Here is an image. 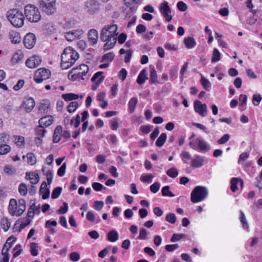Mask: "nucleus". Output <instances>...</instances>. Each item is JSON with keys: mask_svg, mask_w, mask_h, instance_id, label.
<instances>
[{"mask_svg": "<svg viewBox=\"0 0 262 262\" xmlns=\"http://www.w3.org/2000/svg\"><path fill=\"white\" fill-rule=\"evenodd\" d=\"M10 137L5 133L0 134V145L7 144L10 141Z\"/></svg>", "mask_w": 262, "mask_h": 262, "instance_id": "37", "label": "nucleus"}, {"mask_svg": "<svg viewBox=\"0 0 262 262\" xmlns=\"http://www.w3.org/2000/svg\"><path fill=\"white\" fill-rule=\"evenodd\" d=\"M18 191L20 194L23 196H25L28 192L27 186L24 183H21L19 185Z\"/></svg>", "mask_w": 262, "mask_h": 262, "instance_id": "50", "label": "nucleus"}, {"mask_svg": "<svg viewBox=\"0 0 262 262\" xmlns=\"http://www.w3.org/2000/svg\"><path fill=\"white\" fill-rule=\"evenodd\" d=\"M26 209V202L24 199L19 200L18 213L17 214L20 216Z\"/></svg>", "mask_w": 262, "mask_h": 262, "instance_id": "39", "label": "nucleus"}, {"mask_svg": "<svg viewBox=\"0 0 262 262\" xmlns=\"http://www.w3.org/2000/svg\"><path fill=\"white\" fill-rule=\"evenodd\" d=\"M7 17L10 23L16 28H20L24 25L25 16L23 12L17 9L9 10Z\"/></svg>", "mask_w": 262, "mask_h": 262, "instance_id": "3", "label": "nucleus"}, {"mask_svg": "<svg viewBox=\"0 0 262 262\" xmlns=\"http://www.w3.org/2000/svg\"><path fill=\"white\" fill-rule=\"evenodd\" d=\"M240 221L242 224L243 227L245 229H247L248 228V224L245 215L242 211H240Z\"/></svg>", "mask_w": 262, "mask_h": 262, "instance_id": "46", "label": "nucleus"}, {"mask_svg": "<svg viewBox=\"0 0 262 262\" xmlns=\"http://www.w3.org/2000/svg\"><path fill=\"white\" fill-rule=\"evenodd\" d=\"M177 7L182 12L185 11L187 9V5L182 1L179 2L177 3Z\"/></svg>", "mask_w": 262, "mask_h": 262, "instance_id": "63", "label": "nucleus"}, {"mask_svg": "<svg viewBox=\"0 0 262 262\" xmlns=\"http://www.w3.org/2000/svg\"><path fill=\"white\" fill-rule=\"evenodd\" d=\"M53 122L52 116H47L41 118L39 120V124L44 127L51 125Z\"/></svg>", "mask_w": 262, "mask_h": 262, "instance_id": "18", "label": "nucleus"}, {"mask_svg": "<svg viewBox=\"0 0 262 262\" xmlns=\"http://www.w3.org/2000/svg\"><path fill=\"white\" fill-rule=\"evenodd\" d=\"M1 225L3 230L5 231H7L9 230L11 226V223L8 219L6 217H3L1 220Z\"/></svg>", "mask_w": 262, "mask_h": 262, "instance_id": "29", "label": "nucleus"}, {"mask_svg": "<svg viewBox=\"0 0 262 262\" xmlns=\"http://www.w3.org/2000/svg\"><path fill=\"white\" fill-rule=\"evenodd\" d=\"M89 39L93 44H95L98 40V32L95 29L90 30L88 35Z\"/></svg>", "mask_w": 262, "mask_h": 262, "instance_id": "26", "label": "nucleus"}, {"mask_svg": "<svg viewBox=\"0 0 262 262\" xmlns=\"http://www.w3.org/2000/svg\"><path fill=\"white\" fill-rule=\"evenodd\" d=\"M40 193L42 194V198L44 200L48 199L50 195V190L47 188V184L46 182H43L40 186Z\"/></svg>", "mask_w": 262, "mask_h": 262, "instance_id": "21", "label": "nucleus"}, {"mask_svg": "<svg viewBox=\"0 0 262 262\" xmlns=\"http://www.w3.org/2000/svg\"><path fill=\"white\" fill-rule=\"evenodd\" d=\"M194 109L195 112L202 117L207 115V107L206 104H202L199 100H195L194 102Z\"/></svg>", "mask_w": 262, "mask_h": 262, "instance_id": "12", "label": "nucleus"}, {"mask_svg": "<svg viewBox=\"0 0 262 262\" xmlns=\"http://www.w3.org/2000/svg\"><path fill=\"white\" fill-rule=\"evenodd\" d=\"M25 15L27 19L31 23H37L41 19L38 9L33 5H28L25 7Z\"/></svg>", "mask_w": 262, "mask_h": 262, "instance_id": "4", "label": "nucleus"}, {"mask_svg": "<svg viewBox=\"0 0 262 262\" xmlns=\"http://www.w3.org/2000/svg\"><path fill=\"white\" fill-rule=\"evenodd\" d=\"M85 8L86 12L92 15L99 11V3L95 0H90L85 2Z\"/></svg>", "mask_w": 262, "mask_h": 262, "instance_id": "9", "label": "nucleus"}, {"mask_svg": "<svg viewBox=\"0 0 262 262\" xmlns=\"http://www.w3.org/2000/svg\"><path fill=\"white\" fill-rule=\"evenodd\" d=\"M78 106V103L76 101H72L70 102L68 106V111L69 113H73L75 112Z\"/></svg>", "mask_w": 262, "mask_h": 262, "instance_id": "47", "label": "nucleus"}, {"mask_svg": "<svg viewBox=\"0 0 262 262\" xmlns=\"http://www.w3.org/2000/svg\"><path fill=\"white\" fill-rule=\"evenodd\" d=\"M169 189L170 187L169 186H165L163 187L161 190L162 195L164 196L174 197L175 195L170 192Z\"/></svg>", "mask_w": 262, "mask_h": 262, "instance_id": "41", "label": "nucleus"}, {"mask_svg": "<svg viewBox=\"0 0 262 262\" xmlns=\"http://www.w3.org/2000/svg\"><path fill=\"white\" fill-rule=\"evenodd\" d=\"M38 246L35 243H32L30 245V252L33 256H36L38 254Z\"/></svg>", "mask_w": 262, "mask_h": 262, "instance_id": "45", "label": "nucleus"}, {"mask_svg": "<svg viewBox=\"0 0 262 262\" xmlns=\"http://www.w3.org/2000/svg\"><path fill=\"white\" fill-rule=\"evenodd\" d=\"M82 34V31L80 29L73 30L64 33V37L69 41H72L79 38Z\"/></svg>", "mask_w": 262, "mask_h": 262, "instance_id": "16", "label": "nucleus"}, {"mask_svg": "<svg viewBox=\"0 0 262 262\" xmlns=\"http://www.w3.org/2000/svg\"><path fill=\"white\" fill-rule=\"evenodd\" d=\"M117 26L115 24L105 26L102 29L100 38L102 41L105 42L103 46L104 50H110L115 46L117 40Z\"/></svg>", "mask_w": 262, "mask_h": 262, "instance_id": "1", "label": "nucleus"}, {"mask_svg": "<svg viewBox=\"0 0 262 262\" xmlns=\"http://www.w3.org/2000/svg\"><path fill=\"white\" fill-rule=\"evenodd\" d=\"M229 139L230 135L228 134H225L217 141V143L219 144H224L226 143Z\"/></svg>", "mask_w": 262, "mask_h": 262, "instance_id": "60", "label": "nucleus"}, {"mask_svg": "<svg viewBox=\"0 0 262 262\" xmlns=\"http://www.w3.org/2000/svg\"><path fill=\"white\" fill-rule=\"evenodd\" d=\"M184 42L186 47L188 49H192L196 46V41L191 37H186Z\"/></svg>", "mask_w": 262, "mask_h": 262, "instance_id": "27", "label": "nucleus"}, {"mask_svg": "<svg viewBox=\"0 0 262 262\" xmlns=\"http://www.w3.org/2000/svg\"><path fill=\"white\" fill-rule=\"evenodd\" d=\"M45 175L46 176L48 184L50 185L53 179V173L52 171L50 170H47Z\"/></svg>", "mask_w": 262, "mask_h": 262, "instance_id": "64", "label": "nucleus"}, {"mask_svg": "<svg viewBox=\"0 0 262 262\" xmlns=\"http://www.w3.org/2000/svg\"><path fill=\"white\" fill-rule=\"evenodd\" d=\"M153 178V176L150 174L147 175H142L140 177V180L144 183L146 182H151V179Z\"/></svg>", "mask_w": 262, "mask_h": 262, "instance_id": "54", "label": "nucleus"}, {"mask_svg": "<svg viewBox=\"0 0 262 262\" xmlns=\"http://www.w3.org/2000/svg\"><path fill=\"white\" fill-rule=\"evenodd\" d=\"M147 234L148 232L147 230L144 228H141L140 229L139 235L138 238L141 240L146 239Z\"/></svg>", "mask_w": 262, "mask_h": 262, "instance_id": "52", "label": "nucleus"}, {"mask_svg": "<svg viewBox=\"0 0 262 262\" xmlns=\"http://www.w3.org/2000/svg\"><path fill=\"white\" fill-rule=\"evenodd\" d=\"M165 220L171 224L175 223L176 221L175 214L173 213H168L165 217Z\"/></svg>", "mask_w": 262, "mask_h": 262, "instance_id": "49", "label": "nucleus"}, {"mask_svg": "<svg viewBox=\"0 0 262 262\" xmlns=\"http://www.w3.org/2000/svg\"><path fill=\"white\" fill-rule=\"evenodd\" d=\"M201 83L205 90L207 91L210 90L211 88V83L208 79L204 77H202L201 79Z\"/></svg>", "mask_w": 262, "mask_h": 262, "instance_id": "44", "label": "nucleus"}, {"mask_svg": "<svg viewBox=\"0 0 262 262\" xmlns=\"http://www.w3.org/2000/svg\"><path fill=\"white\" fill-rule=\"evenodd\" d=\"M239 180H240V178H233L231 179V182H230V183H231L230 188H231V190L233 192H235L237 190V189H238L237 184L239 182Z\"/></svg>", "mask_w": 262, "mask_h": 262, "instance_id": "34", "label": "nucleus"}, {"mask_svg": "<svg viewBox=\"0 0 262 262\" xmlns=\"http://www.w3.org/2000/svg\"><path fill=\"white\" fill-rule=\"evenodd\" d=\"M196 143L197 144V150L206 152L211 149L210 145L201 137H198L196 139Z\"/></svg>", "mask_w": 262, "mask_h": 262, "instance_id": "11", "label": "nucleus"}, {"mask_svg": "<svg viewBox=\"0 0 262 262\" xmlns=\"http://www.w3.org/2000/svg\"><path fill=\"white\" fill-rule=\"evenodd\" d=\"M150 81L153 83L158 82L157 74L154 68L150 69Z\"/></svg>", "mask_w": 262, "mask_h": 262, "instance_id": "36", "label": "nucleus"}, {"mask_svg": "<svg viewBox=\"0 0 262 262\" xmlns=\"http://www.w3.org/2000/svg\"><path fill=\"white\" fill-rule=\"evenodd\" d=\"M36 137H40L43 138L46 133V130L45 127L39 125L35 129Z\"/></svg>", "mask_w": 262, "mask_h": 262, "instance_id": "40", "label": "nucleus"}, {"mask_svg": "<svg viewBox=\"0 0 262 262\" xmlns=\"http://www.w3.org/2000/svg\"><path fill=\"white\" fill-rule=\"evenodd\" d=\"M9 38L13 43H19L21 40L19 33L15 31H11L9 32Z\"/></svg>", "mask_w": 262, "mask_h": 262, "instance_id": "23", "label": "nucleus"}, {"mask_svg": "<svg viewBox=\"0 0 262 262\" xmlns=\"http://www.w3.org/2000/svg\"><path fill=\"white\" fill-rule=\"evenodd\" d=\"M4 171L5 173L11 175L15 172L16 170L15 168L12 167L10 165H6L4 167Z\"/></svg>", "mask_w": 262, "mask_h": 262, "instance_id": "57", "label": "nucleus"}, {"mask_svg": "<svg viewBox=\"0 0 262 262\" xmlns=\"http://www.w3.org/2000/svg\"><path fill=\"white\" fill-rule=\"evenodd\" d=\"M35 204H32L30 208H29V210L28 211L27 213V216L29 218H33L34 216V211H35Z\"/></svg>", "mask_w": 262, "mask_h": 262, "instance_id": "61", "label": "nucleus"}, {"mask_svg": "<svg viewBox=\"0 0 262 262\" xmlns=\"http://www.w3.org/2000/svg\"><path fill=\"white\" fill-rule=\"evenodd\" d=\"M137 103L138 99L136 97H133L129 100L128 102V111L130 113L134 112Z\"/></svg>", "mask_w": 262, "mask_h": 262, "instance_id": "28", "label": "nucleus"}, {"mask_svg": "<svg viewBox=\"0 0 262 262\" xmlns=\"http://www.w3.org/2000/svg\"><path fill=\"white\" fill-rule=\"evenodd\" d=\"M11 148L8 144L0 145V155H5L10 151Z\"/></svg>", "mask_w": 262, "mask_h": 262, "instance_id": "48", "label": "nucleus"}, {"mask_svg": "<svg viewBox=\"0 0 262 262\" xmlns=\"http://www.w3.org/2000/svg\"><path fill=\"white\" fill-rule=\"evenodd\" d=\"M86 219L91 222H94L96 221V218L95 214L93 212L91 211H89L86 215ZM101 221V220L99 217H98V218L96 219V223H99Z\"/></svg>", "mask_w": 262, "mask_h": 262, "instance_id": "38", "label": "nucleus"}, {"mask_svg": "<svg viewBox=\"0 0 262 262\" xmlns=\"http://www.w3.org/2000/svg\"><path fill=\"white\" fill-rule=\"evenodd\" d=\"M262 97L260 95H254L253 96L252 103L254 105L258 106L261 101Z\"/></svg>", "mask_w": 262, "mask_h": 262, "instance_id": "55", "label": "nucleus"}, {"mask_svg": "<svg viewBox=\"0 0 262 262\" xmlns=\"http://www.w3.org/2000/svg\"><path fill=\"white\" fill-rule=\"evenodd\" d=\"M69 258L73 261H77L80 259V254L77 252H72L70 253Z\"/></svg>", "mask_w": 262, "mask_h": 262, "instance_id": "53", "label": "nucleus"}, {"mask_svg": "<svg viewBox=\"0 0 262 262\" xmlns=\"http://www.w3.org/2000/svg\"><path fill=\"white\" fill-rule=\"evenodd\" d=\"M167 138V135L165 133H162L156 142V145L158 147H161L163 145Z\"/></svg>", "mask_w": 262, "mask_h": 262, "instance_id": "31", "label": "nucleus"}, {"mask_svg": "<svg viewBox=\"0 0 262 262\" xmlns=\"http://www.w3.org/2000/svg\"><path fill=\"white\" fill-rule=\"evenodd\" d=\"M35 105L33 99L30 98L24 102L23 107L27 112H30L34 107Z\"/></svg>", "mask_w": 262, "mask_h": 262, "instance_id": "20", "label": "nucleus"}, {"mask_svg": "<svg viewBox=\"0 0 262 262\" xmlns=\"http://www.w3.org/2000/svg\"><path fill=\"white\" fill-rule=\"evenodd\" d=\"M26 178L30 181L31 183L33 184H36L38 183L39 180V176L38 173L36 172H28L26 173Z\"/></svg>", "mask_w": 262, "mask_h": 262, "instance_id": "22", "label": "nucleus"}, {"mask_svg": "<svg viewBox=\"0 0 262 262\" xmlns=\"http://www.w3.org/2000/svg\"><path fill=\"white\" fill-rule=\"evenodd\" d=\"M114 58V54L112 52H110L108 53L104 54L103 56L102 61H104L105 60H108V61H112L113 60Z\"/></svg>", "mask_w": 262, "mask_h": 262, "instance_id": "58", "label": "nucleus"}, {"mask_svg": "<svg viewBox=\"0 0 262 262\" xmlns=\"http://www.w3.org/2000/svg\"><path fill=\"white\" fill-rule=\"evenodd\" d=\"M92 188L94 190H95L96 191H101L103 188L105 189V187H104L101 184L98 183V182H94L92 184Z\"/></svg>", "mask_w": 262, "mask_h": 262, "instance_id": "56", "label": "nucleus"}, {"mask_svg": "<svg viewBox=\"0 0 262 262\" xmlns=\"http://www.w3.org/2000/svg\"><path fill=\"white\" fill-rule=\"evenodd\" d=\"M79 58L78 53L72 48H66L61 57V67L62 69H68L72 67Z\"/></svg>", "mask_w": 262, "mask_h": 262, "instance_id": "2", "label": "nucleus"}, {"mask_svg": "<svg viewBox=\"0 0 262 262\" xmlns=\"http://www.w3.org/2000/svg\"><path fill=\"white\" fill-rule=\"evenodd\" d=\"M8 209L12 215L19 216L17 214V213H18V206L17 207V201L15 199H11L10 200Z\"/></svg>", "mask_w": 262, "mask_h": 262, "instance_id": "17", "label": "nucleus"}, {"mask_svg": "<svg viewBox=\"0 0 262 262\" xmlns=\"http://www.w3.org/2000/svg\"><path fill=\"white\" fill-rule=\"evenodd\" d=\"M181 157L182 160L186 164L189 163V160L191 159L190 154L186 151H183L181 154Z\"/></svg>", "mask_w": 262, "mask_h": 262, "instance_id": "33", "label": "nucleus"}, {"mask_svg": "<svg viewBox=\"0 0 262 262\" xmlns=\"http://www.w3.org/2000/svg\"><path fill=\"white\" fill-rule=\"evenodd\" d=\"M208 195V190L206 187L198 186L191 193V201L194 203L203 201Z\"/></svg>", "mask_w": 262, "mask_h": 262, "instance_id": "5", "label": "nucleus"}, {"mask_svg": "<svg viewBox=\"0 0 262 262\" xmlns=\"http://www.w3.org/2000/svg\"><path fill=\"white\" fill-rule=\"evenodd\" d=\"M80 69L82 70V72H74L73 69L69 73L68 77L69 79L73 81L76 80L78 78L84 79L85 76L89 70V67L85 64H81L80 65Z\"/></svg>", "mask_w": 262, "mask_h": 262, "instance_id": "7", "label": "nucleus"}, {"mask_svg": "<svg viewBox=\"0 0 262 262\" xmlns=\"http://www.w3.org/2000/svg\"><path fill=\"white\" fill-rule=\"evenodd\" d=\"M160 11L167 22H169L172 18L170 14L171 11L167 2H164L160 5Z\"/></svg>", "mask_w": 262, "mask_h": 262, "instance_id": "10", "label": "nucleus"}, {"mask_svg": "<svg viewBox=\"0 0 262 262\" xmlns=\"http://www.w3.org/2000/svg\"><path fill=\"white\" fill-rule=\"evenodd\" d=\"M25 46L28 49H32L36 43V37L33 33H28L24 39Z\"/></svg>", "mask_w": 262, "mask_h": 262, "instance_id": "14", "label": "nucleus"}, {"mask_svg": "<svg viewBox=\"0 0 262 262\" xmlns=\"http://www.w3.org/2000/svg\"><path fill=\"white\" fill-rule=\"evenodd\" d=\"M62 131V128L60 125H58L55 128L53 137L54 143H58L60 140Z\"/></svg>", "mask_w": 262, "mask_h": 262, "instance_id": "24", "label": "nucleus"}, {"mask_svg": "<svg viewBox=\"0 0 262 262\" xmlns=\"http://www.w3.org/2000/svg\"><path fill=\"white\" fill-rule=\"evenodd\" d=\"M66 169V163H63L62 165L59 167L57 171V174L60 177H62L65 174Z\"/></svg>", "mask_w": 262, "mask_h": 262, "instance_id": "62", "label": "nucleus"}, {"mask_svg": "<svg viewBox=\"0 0 262 262\" xmlns=\"http://www.w3.org/2000/svg\"><path fill=\"white\" fill-rule=\"evenodd\" d=\"M160 186L159 183L155 182L150 186V190L152 192L155 193L159 191Z\"/></svg>", "mask_w": 262, "mask_h": 262, "instance_id": "59", "label": "nucleus"}, {"mask_svg": "<svg viewBox=\"0 0 262 262\" xmlns=\"http://www.w3.org/2000/svg\"><path fill=\"white\" fill-rule=\"evenodd\" d=\"M147 79L148 77L147 71H146V70L143 69L140 72V74H139L137 79V82L139 84H142L145 82V80Z\"/></svg>", "mask_w": 262, "mask_h": 262, "instance_id": "25", "label": "nucleus"}, {"mask_svg": "<svg viewBox=\"0 0 262 262\" xmlns=\"http://www.w3.org/2000/svg\"><path fill=\"white\" fill-rule=\"evenodd\" d=\"M118 239V234L115 230H112L107 234V239L111 242H115Z\"/></svg>", "mask_w": 262, "mask_h": 262, "instance_id": "30", "label": "nucleus"}, {"mask_svg": "<svg viewBox=\"0 0 262 262\" xmlns=\"http://www.w3.org/2000/svg\"><path fill=\"white\" fill-rule=\"evenodd\" d=\"M41 62V57L39 56L34 55L27 60L26 65L29 68L34 69L39 66Z\"/></svg>", "mask_w": 262, "mask_h": 262, "instance_id": "15", "label": "nucleus"}, {"mask_svg": "<svg viewBox=\"0 0 262 262\" xmlns=\"http://www.w3.org/2000/svg\"><path fill=\"white\" fill-rule=\"evenodd\" d=\"M55 1L56 0H39L40 8L46 14L48 15H52L56 11Z\"/></svg>", "mask_w": 262, "mask_h": 262, "instance_id": "6", "label": "nucleus"}, {"mask_svg": "<svg viewBox=\"0 0 262 262\" xmlns=\"http://www.w3.org/2000/svg\"><path fill=\"white\" fill-rule=\"evenodd\" d=\"M16 241V238L13 236H10L7 240L6 242L4 244L3 249L2 252L8 253L9 249L12 247L13 244Z\"/></svg>", "mask_w": 262, "mask_h": 262, "instance_id": "19", "label": "nucleus"}, {"mask_svg": "<svg viewBox=\"0 0 262 262\" xmlns=\"http://www.w3.org/2000/svg\"><path fill=\"white\" fill-rule=\"evenodd\" d=\"M166 174L172 178H175L178 176V171L174 167H171L166 171Z\"/></svg>", "mask_w": 262, "mask_h": 262, "instance_id": "43", "label": "nucleus"}, {"mask_svg": "<svg viewBox=\"0 0 262 262\" xmlns=\"http://www.w3.org/2000/svg\"><path fill=\"white\" fill-rule=\"evenodd\" d=\"M221 58V54L219 52V51L217 49H214L213 53H212V57L211 58V61L212 62H215L220 60Z\"/></svg>", "mask_w": 262, "mask_h": 262, "instance_id": "42", "label": "nucleus"}, {"mask_svg": "<svg viewBox=\"0 0 262 262\" xmlns=\"http://www.w3.org/2000/svg\"><path fill=\"white\" fill-rule=\"evenodd\" d=\"M50 75V71L49 70L40 68L36 71L34 80L36 83H40L48 79Z\"/></svg>", "mask_w": 262, "mask_h": 262, "instance_id": "8", "label": "nucleus"}, {"mask_svg": "<svg viewBox=\"0 0 262 262\" xmlns=\"http://www.w3.org/2000/svg\"><path fill=\"white\" fill-rule=\"evenodd\" d=\"M62 188L60 187H57L53 189L52 192L51 197L52 199L57 198L61 192Z\"/></svg>", "mask_w": 262, "mask_h": 262, "instance_id": "51", "label": "nucleus"}, {"mask_svg": "<svg viewBox=\"0 0 262 262\" xmlns=\"http://www.w3.org/2000/svg\"><path fill=\"white\" fill-rule=\"evenodd\" d=\"M205 157L196 155L192 159L190 166L192 168H200L203 166L206 163Z\"/></svg>", "mask_w": 262, "mask_h": 262, "instance_id": "13", "label": "nucleus"}, {"mask_svg": "<svg viewBox=\"0 0 262 262\" xmlns=\"http://www.w3.org/2000/svg\"><path fill=\"white\" fill-rule=\"evenodd\" d=\"M27 163L30 165H34L36 163V159L35 155L32 152L28 153L27 156Z\"/></svg>", "mask_w": 262, "mask_h": 262, "instance_id": "35", "label": "nucleus"}, {"mask_svg": "<svg viewBox=\"0 0 262 262\" xmlns=\"http://www.w3.org/2000/svg\"><path fill=\"white\" fill-rule=\"evenodd\" d=\"M79 96L74 93L64 94L62 95V98L67 101L77 99Z\"/></svg>", "mask_w": 262, "mask_h": 262, "instance_id": "32", "label": "nucleus"}]
</instances>
